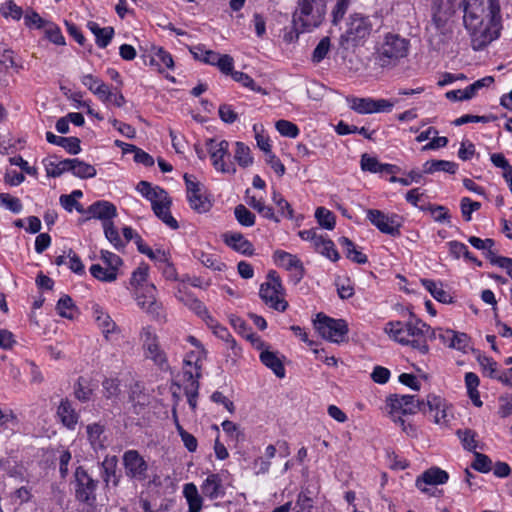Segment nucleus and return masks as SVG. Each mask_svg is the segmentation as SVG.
<instances>
[{"label": "nucleus", "mask_w": 512, "mask_h": 512, "mask_svg": "<svg viewBox=\"0 0 512 512\" xmlns=\"http://www.w3.org/2000/svg\"><path fill=\"white\" fill-rule=\"evenodd\" d=\"M69 172L79 178H92L96 175L94 166L77 158L70 159Z\"/></svg>", "instance_id": "58836bf2"}, {"label": "nucleus", "mask_w": 512, "mask_h": 512, "mask_svg": "<svg viewBox=\"0 0 512 512\" xmlns=\"http://www.w3.org/2000/svg\"><path fill=\"white\" fill-rule=\"evenodd\" d=\"M70 159L58 161L56 158L44 160L45 170L50 177H59L65 172H69Z\"/></svg>", "instance_id": "ea45409f"}, {"label": "nucleus", "mask_w": 512, "mask_h": 512, "mask_svg": "<svg viewBox=\"0 0 512 512\" xmlns=\"http://www.w3.org/2000/svg\"><path fill=\"white\" fill-rule=\"evenodd\" d=\"M118 459L116 456H106L100 464V476L106 486L119 485L120 476L117 474Z\"/></svg>", "instance_id": "5701e85b"}, {"label": "nucleus", "mask_w": 512, "mask_h": 512, "mask_svg": "<svg viewBox=\"0 0 512 512\" xmlns=\"http://www.w3.org/2000/svg\"><path fill=\"white\" fill-rule=\"evenodd\" d=\"M315 217L318 224L327 230H333L335 227V215L324 207H319L315 211Z\"/></svg>", "instance_id": "8fccbe9b"}, {"label": "nucleus", "mask_w": 512, "mask_h": 512, "mask_svg": "<svg viewBox=\"0 0 512 512\" xmlns=\"http://www.w3.org/2000/svg\"><path fill=\"white\" fill-rule=\"evenodd\" d=\"M56 310L61 317L67 319H73L76 312L72 299L67 295L58 300Z\"/></svg>", "instance_id": "603ef678"}, {"label": "nucleus", "mask_w": 512, "mask_h": 512, "mask_svg": "<svg viewBox=\"0 0 512 512\" xmlns=\"http://www.w3.org/2000/svg\"><path fill=\"white\" fill-rule=\"evenodd\" d=\"M149 57L150 65L154 66L159 72H162L165 69H172L174 67V61L171 54L162 47H152Z\"/></svg>", "instance_id": "c85d7f7f"}, {"label": "nucleus", "mask_w": 512, "mask_h": 512, "mask_svg": "<svg viewBox=\"0 0 512 512\" xmlns=\"http://www.w3.org/2000/svg\"><path fill=\"white\" fill-rule=\"evenodd\" d=\"M336 132L339 135H348L353 133H358L363 135L364 137L371 139V133L368 132V130L365 127H357L354 125H348L344 122H339L336 126Z\"/></svg>", "instance_id": "e2e57ef3"}, {"label": "nucleus", "mask_w": 512, "mask_h": 512, "mask_svg": "<svg viewBox=\"0 0 512 512\" xmlns=\"http://www.w3.org/2000/svg\"><path fill=\"white\" fill-rule=\"evenodd\" d=\"M0 205L15 214L20 213L23 209L20 199L7 193H0Z\"/></svg>", "instance_id": "4d7b16f0"}, {"label": "nucleus", "mask_w": 512, "mask_h": 512, "mask_svg": "<svg viewBox=\"0 0 512 512\" xmlns=\"http://www.w3.org/2000/svg\"><path fill=\"white\" fill-rule=\"evenodd\" d=\"M0 66L5 70L9 68H15L17 70L22 68L15 62L13 51L4 44H0Z\"/></svg>", "instance_id": "13d9d810"}, {"label": "nucleus", "mask_w": 512, "mask_h": 512, "mask_svg": "<svg viewBox=\"0 0 512 512\" xmlns=\"http://www.w3.org/2000/svg\"><path fill=\"white\" fill-rule=\"evenodd\" d=\"M361 169L370 173H394L396 166L380 163L377 158L363 154L360 161Z\"/></svg>", "instance_id": "473e14b6"}, {"label": "nucleus", "mask_w": 512, "mask_h": 512, "mask_svg": "<svg viewBox=\"0 0 512 512\" xmlns=\"http://www.w3.org/2000/svg\"><path fill=\"white\" fill-rule=\"evenodd\" d=\"M98 481L93 479L85 469L78 467L75 471L76 498L91 509L96 508V489Z\"/></svg>", "instance_id": "9b49d317"}, {"label": "nucleus", "mask_w": 512, "mask_h": 512, "mask_svg": "<svg viewBox=\"0 0 512 512\" xmlns=\"http://www.w3.org/2000/svg\"><path fill=\"white\" fill-rule=\"evenodd\" d=\"M183 494L188 503L189 512H200L203 499L194 483H187L183 487Z\"/></svg>", "instance_id": "72a5a7b5"}, {"label": "nucleus", "mask_w": 512, "mask_h": 512, "mask_svg": "<svg viewBox=\"0 0 512 512\" xmlns=\"http://www.w3.org/2000/svg\"><path fill=\"white\" fill-rule=\"evenodd\" d=\"M372 30L373 24L368 16L362 13H353L345 22V29L340 38L341 44L359 45L370 36Z\"/></svg>", "instance_id": "39448f33"}, {"label": "nucleus", "mask_w": 512, "mask_h": 512, "mask_svg": "<svg viewBox=\"0 0 512 512\" xmlns=\"http://www.w3.org/2000/svg\"><path fill=\"white\" fill-rule=\"evenodd\" d=\"M261 362L279 378L285 377V368L282 359L278 352L272 351L271 349L265 350L260 353Z\"/></svg>", "instance_id": "7c9ffc66"}, {"label": "nucleus", "mask_w": 512, "mask_h": 512, "mask_svg": "<svg viewBox=\"0 0 512 512\" xmlns=\"http://www.w3.org/2000/svg\"><path fill=\"white\" fill-rule=\"evenodd\" d=\"M139 336L144 357L153 361L157 366L164 367L167 364V357L160 347L155 330L150 326L143 327Z\"/></svg>", "instance_id": "ddd939ff"}, {"label": "nucleus", "mask_w": 512, "mask_h": 512, "mask_svg": "<svg viewBox=\"0 0 512 512\" xmlns=\"http://www.w3.org/2000/svg\"><path fill=\"white\" fill-rule=\"evenodd\" d=\"M457 436L462 442V445L465 449L469 451H473L477 447V443L475 440L476 434L472 430L466 429V430H458Z\"/></svg>", "instance_id": "338daca9"}, {"label": "nucleus", "mask_w": 512, "mask_h": 512, "mask_svg": "<svg viewBox=\"0 0 512 512\" xmlns=\"http://www.w3.org/2000/svg\"><path fill=\"white\" fill-rule=\"evenodd\" d=\"M206 322L209 325V327L213 330V333L218 338L229 342L230 347L234 350V353L237 354V351L240 350V348L237 346L235 340L231 337V334L229 333L228 329L219 324L212 317H208V320Z\"/></svg>", "instance_id": "79ce46f5"}, {"label": "nucleus", "mask_w": 512, "mask_h": 512, "mask_svg": "<svg viewBox=\"0 0 512 512\" xmlns=\"http://www.w3.org/2000/svg\"><path fill=\"white\" fill-rule=\"evenodd\" d=\"M87 27L94 34L96 43L100 48H105L114 35L112 27L101 28L96 22H88Z\"/></svg>", "instance_id": "f704fd0d"}, {"label": "nucleus", "mask_w": 512, "mask_h": 512, "mask_svg": "<svg viewBox=\"0 0 512 512\" xmlns=\"http://www.w3.org/2000/svg\"><path fill=\"white\" fill-rule=\"evenodd\" d=\"M102 264L97 263L90 266L91 275L102 282H114L118 278V272L122 265L121 258L107 250L100 251Z\"/></svg>", "instance_id": "1a4fd4ad"}, {"label": "nucleus", "mask_w": 512, "mask_h": 512, "mask_svg": "<svg viewBox=\"0 0 512 512\" xmlns=\"http://www.w3.org/2000/svg\"><path fill=\"white\" fill-rule=\"evenodd\" d=\"M340 246L343 248L345 255L348 259L358 264H365L368 259L365 254L358 250L355 244L347 237H340L338 239Z\"/></svg>", "instance_id": "c9c22d12"}, {"label": "nucleus", "mask_w": 512, "mask_h": 512, "mask_svg": "<svg viewBox=\"0 0 512 512\" xmlns=\"http://www.w3.org/2000/svg\"><path fill=\"white\" fill-rule=\"evenodd\" d=\"M136 303L144 312L159 318L162 315V304L157 300V289L154 284H146L134 291Z\"/></svg>", "instance_id": "2eb2a0df"}, {"label": "nucleus", "mask_w": 512, "mask_h": 512, "mask_svg": "<svg viewBox=\"0 0 512 512\" xmlns=\"http://www.w3.org/2000/svg\"><path fill=\"white\" fill-rule=\"evenodd\" d=\"M338 296L341 299H349L354 295V285L347 277H338L335 280Z\"/></svg>", "instance_id": "5fc2aeb1"}, {"label": "nucleus", "mask_w": 512, "mask_h": 512, "mask_svg": "<svg viewBox=\"0 0 512 512\" xmlns=\"http://www.w3.org/2000/svg\"><path fill=\"white\" fill-rule=\"evenodd\" d=\"M87 439L91 448L97 452L104 450L107 446L105 427L100 423H92L86 426Z\"/></svg>", "instance_id": "bb28decb"}, {"label": "nucleus", "mask_w": 512, "mask_h": 512, "mask_svg": "<svg viewBox=\"0 0 512 512\" xmlns=\"http://www.w3.org/2000/svg\"><path fill=\"white\" fill-rule=\"evenodd\" d=\"M274 262L277 266L286 270H295L300 279L303 276V265L297 256L283 250H277L273 254Z\"/></svg>", "instance_id": "a878e982"}, {"label": "nucleus", "mask_w": 512, "mask_h": 512, "mask_svg": "<svg viewBox=\"0 0 512 512\" xmlns=\"http://www.w3.org/2000/svg\"><path fill=\"white\" fill-rule=\"evenodd\" d=\"M205 147L214 169L222 174L235 175L237 168L233 162H226L229 156V142L219 138H208Z\"/></svg>", "instance_id": "423d86ee"}, {"label": "nucleus", "mask_w": 512, "mask_h": 512, "mask_svg": "<svg viewBox=\"0 0 512 512\" xmlns=\"http://www.w3.org/2000/svg\"><path fill=\"white\" fill-rule=\"evenodd\" d=\"M313 508V500L306 493L301 492L295 504L292 503V512H311Z\"/></svg>", "instance_id": "0e129e2a"}, {"label": "nucleus", "mask_w": 512, "mask_h": 512, "mask_svg": "<svg viewBox=\"0 0 512 512\" xmlns=\"http://www.w3.org/2000/svg\"><path fill=\"white\" fill-rule=\"evenodd\" d=\"M103 228L105 237L116 249H121L125 246L124 240L120 237L112 222H104Z\"/></svg>", "instance_id": "864d4df0"}, {"label": "nucleus", "mask_w": 512, "mask_h": 512, "mask_svg": "<svg viewBox=\"0 0 512 512\" xmlns=\"http://www.w3.org/2000/svg\"><path fill=\"white\" fill-rule=\"evenodd\" d=\"M202 494L211 499H218L225 495V489L222 483V478L219 474H209L201 484Z\"/></svg>", "instance_id": "b1692460"}, {"label": "nucleus", "mask_w": 512, "mask_h": 512, "mask_svg": "<svg viewBox=\"0 0 512 512\" xmlns=\"http://www.w3.org/2000/svg\"><path fill=\"white\" fill-rule=\"evenodd\" d=\"M463 25L473 50L479 51L500 36V0H462Z\"/></svg>", "instance_id": "f257e3e1"}, {"label": "nucleus", "mask_w": 512, "mask_h": 512, "mask_svg": "<svg viewBox=\"0 0 512 512\" xmlns=\"http://www.w3.org/2000/svg\"><path fill=\"white\" fill-rule=\"evenodd\" d=\"M191 53L194 56L195 59L205 63L214 66L216 63V59L219 55L218 52H215L213 50L206 49L202 45H197L191 48Z\"/></svg>", "instance_id": "a18cd8bd"}, {"label": "nucleus", "mask_w": 512, "mask_h": 512, "mask_svg": "<svg viewBox=\"0 0 512 512\" xmlns=\"http://www.w3.org/2000/svg\"><path fill=\"white\" fill-rule=\"evenodd\" d=\"M275 128L279 134L284 137L296 138L300 133L297 125L284 119L278 120L275 123Z\"/></svg>", "instance_id": "6e6d98bb"}, {"label": "nucleus", "mask_w": 512, "mask_h": 512, "mask_svg": "<svg viewBox=\"0 0 512 512\" xmlns=\"http://www.w3.org/2000/svg\"><path fill=\"white\" fill-rule=\"evenodd\" d=\"M259 294L265 304L274 310L284 312L288 307V303L284 299L285 290L279 276L274 271L268 274V279L261 285Z\"/></svg>", "instance_id": "0eeeda50"}, {"label": "nucleus", "mask_w": 512, "mask_h": 512, "mask_svg": "<svg viewBox=\"0 0 512 512\" xmlns=\"http://www.w3.org/2000/svg\"><path fill=\"white\" fill-rule=\"evenodd\" d=\"M448 473L438 467H433L426 470L416 479V487L422 491L427 492V485H441L448 481Z\"/></svg>", "instance_id": "412c9836"}, {"label": "nucleus", "mask_w": 512, "mask_h": 512, "mask_svg": "<svg viewBox=\"0 0 512 512\" xmlns=\"http://www.w3.org/2000/svg\"><path fill=\"white\" fill-rule=\"evenodd\" d=\"M468 242L476 249L481 250L484 252L485 257L487 258V255L489 252L494 251L495 242L491 238L481 239L476 236H470L468 238Z\"/></svg>", "instance_id": "680f3d73"}, {"label": "nucleus", "mask_w": 512, "mask_h": 512, "mask_svg": "<svg viewBox=\"0 0 512 512\" xmlns=\"http://www.w3.org/2000/svg\"><path fill=\"white\" fill-rule=\"evenodd\" d=\"M187 190V199L192 209L205 212L209 209V202L203 194V185L190 174L184 175Z\"/></svg>", "instance_id": "6ab92c4d"}, {"label": "nucleus", "mask_w": 512, "mask_h": 512, "mask_svg": "<svg viewBox=\"0 0 512 512\" xmlns=\"http://www.w3.org/2000/svg\"><path fill=\"white\" fill-rule=\"evenodd\" d=\"M148 276H149V267L146 264L139 265L138 268L133 271L131 279H130V284L134 288V291L138 290L139 287H144V286H146V284H148L147 283Z\"/></svg>", "instance_id": "de8ad7c7"}, {"label": "nucleus", "mask_w": 512, "mask_h": 512, "mask_svg": "<svg viewBox=\"0 0 512 512\" xmlns=\"http://www.w3.org/2000/svg\"><path fill=\"white\" fill-rule=\"evenodd\" d=\"M481 207V204L476 201H472L468 197H464L461 199V212L462 216L466 221L471 220V214L477 210H479Z\"/></svg>", "instance_id": "774afa93"}, {"label": "nucleus", "mask_w": 512, "mask_h": 512, "mask_svg": "<svg viewBox=\"0 0 512 512\" xmlns=\"http://www.w3.org/2000/svg\"><path fill=\"white\" fill-rule=\"evenodd\" d=\"M458 165L455 162L447 160H430L423 164V173L433 174L437 171H443L450 174L456 173Z\"/></svg>", "instance_id": "e433bc0d"}, {"label": "nucleus", "mask_w": 512, "mask_h": 512, "mask_svg": "<svg viewBox=\"0 0 512 512\" xmlns=\"http://www.w3.org/2000/svg\"><path fill=\"white\" fill-rule=\"evenodd\" d=\"M205 357L206 351L204 348L193 349L186 354L184 358V376L187 379L200 377V369Z\"/></svg>", "instance_id": "aec40b11"}, {"label": "nucleus", "mask_w": 512, "mask_h": 512, "mask_svg": "<svg viewBox=\"0 0 512 512\" xmlns=\"http://www.w3.org/2000/svg\"><path fill=\"white\" fill-rule=\"evenodd\" d=\"M198 259L205 267L213 271L222 272L227 268L226 264L215 254L200 252Z\"/></svg>", "instance_id": "49530a36"}, {"label": "nucleus", "mask_w": 512, "mask_h": 512, "mask_svg": "<svg viewBox=\"0 0 512 512\" xmlns=\"http://www.w3.org/2000/svg\"><path fill=\"white\" fill-rule=\"evenodd\" d=\"M422 285L437 301L442 303H448L451 301V296L442 288L440 284L429 279H423Z\"/></svg>", "instance_id": "c03bdc74"}, {"label": "nucleus", "mask_w": 512, "mask_h": 512, "mask_svg": "<svg viewBox=\"0 0 512 512\" xmlns=\"http://www.w3.org/2000/svg\"><path fill=\"white\" fill-rule=\"evenodd\" d=\"M233 163L242 169L250 168L254 164V157L248 145L237 141L234 144Z\"/></svg>", "instance_id": "c756f323"}, {"label": "nucleus", "mask_w": 512, "mask_h": 512, "mask_svg": "<svg viewBox=\"0 0 512 512\" xmlns=\"http://www.w3.org/2000/svg\"><path fill=\"white\" fill-rule=\"evenodd\" d=\"M348 106L359 114L373 113V98L348 97Z\"/></svg>", "instance_id": "37998d69"}, {"label": "nucleus", "mask_w": 512, "mask_h": 512, "mask_svg": "<svg viewBox=\"0 0 512 512\" xmlns=\"http://www.w3.org/2000/svg\"><path fill=\"white\" fill-rule=\"evenodd\" d=\"M57 416L67 429L74 430L76 428L79 415L68 400H61L57 408Z\"/></svg>", "instance_id": "cd10ccee"}, {"label": "nucleus", "mask_w": 512, "mask_h": 512, "mask_svg": "<svg viewBox=\"0 0 512 512\" xmlns=\"http://www.w3.org/2000/svg\"><path fill=\"white\" fill-rule=\"evenodd\" d=\"M93 317L98 329L101 331L104 339L109 343H116L121 338L122 330L112 319V317L101 306L92 307Z\"/></svg>", "instance_id": "4468645a"}, {"label": "nucleus", "mask_w": 512, "mask_h": 512, "mask_svg": "<svg viewBox=\"0 0 512 512\" xmlns=\"http://www.w3.org/2000/svg\"><path fill=\"white\" fill-rule=\"evenodd\" d=\"M456 0H434L432 6V24L445 39L452 32L451 18L455 13Z\"/></svg>", "instance_id": "9d476101"}, {"label": "nucleus", "mask_w": 512, "mask_h": 512, "mask_svg": "<svg viewBox=\"0 0 512 512\" xmlns=\"http://www.w3.org/2000/svg\"><path fill=\"white\" fill-rule=\"evenodd\" d=\"M88 213L93 218L101 219L104 222H111L110 220L116 216V208L107 201H98L88 208Z\"/></svg>", "instance_id": "2f4dec72"}, {"label": "nucleus", "mask_w": 512, "mask_h": 512, "mask_svg": "<svg viewBox=\"0 0 512 512\" xmlns=\"http://www.w3.org/2000/svg\"><path fill=\"white\" fill-rule=\"evenodd\" d=\"M384 332L401 345H410L425 354L429 348L427 340L436 339V331L422 320L411 318L406 323L390 321L385 324Z\"/></svg>", "instance_id": "f03ea898"}, {"label": "nucleus", "mask_w": 512, "mask_h": 512, "mask_svg": "<svg viewBox=\"0 0 512 512\" xmlns=\"http://www.w3.org/2000/svg\"><path fill=\"white\" fill-rule=\"evenodd\" d=\"M222 237L224 243L234 251L247 256L254 254L252 243L242 233L226 232Z\"/></svg>", "instance_id": "4be33fe9"}, {"label": "nucleus", "mask_w": 512, "mask_h": 512, "mask_svg": "<svg viewBox=\"0 0 512 512\" xmlns=\"http://www.w3.org/2000/svg\"><path fill=\"white\" fill-rule=\"evenodd\" d=\"M122 464L125 475L132 481L145 482L149 478V464L139 451L131 449L124 452Z\"/></svg>", "instance_id": "f8f14e48"}, {"label": "nucleus", "mask_w": 512, "mask_h": 512, "mask_svg": "<svg viewBox=\"0 0 512 512\" xmlns=\"http://www.w3.org/2000/svg\"><path fill=\"white\" fill-rule=\"evenodd\" d=\"M272 200L274 204L278 207L279 213L282 216L292 218L293 210L290 207V204L286 201V199L277 191H273Z\"/></svg>", "instance_id": "69168bd1"}, {"label": "nucleus", "mask_w": 512, "mask_h": 512, "mask_svg": "<svg viewBox=\"0 0 512 512\" xmlns=\"http://www.w3.org/2000/svg\"><path fill=\"white\" fill-rule=\"evenodd\" d=\"M234 215L238 223L245 227H251L255 224V215L243 204H239L234 209Z\"/></svg>", "instance_id": "3c124183"}, {"label": "nucleus", "mask_w": 512, "mask_h": 512, "mask_svg": "<svg viewBox=\"0 0 512 512\" xmlns=\"http://www.w3.org/2000/svg\"><path fill=\"white\" fill-rule=\"evenodd\" d=\"M367 219L374 225L380 232L391 236L400 233V217L396 214H386L378 209L366 210Z\"/></svg>", "instance_id": "dca6fc26"}, {"label": "nucleus", "mask_w": 512, "mask_h": 512, "mask_svg": "<svg viewBox=\"0 0 512 512\" xmlns=\"http://www.w3.org/2000/svg\"><path fill=\"white\" fill-rule=\"evenodd\" d=\"M389 413L398 418L399 414L411 415L421 410V403L414 395H391L386 400Z\"/></svg>", "instance_id": "f3484780"}, {"label": "nucleus", "mask_w": 512, "mask_h": 512, "mask_svg": "<svg viewBox=\"0 0 512 512\" xmlns=\"http://www.w3.org/2000/svg\"><path fill=\"white\" fill-rule=\"evenodd\" d=\"M137 191L151 202L152 208L157 204L166 201L169 196L167 192L159 186H152L147 181H140L136 187Z\"/></svg>", "instance_id": "393cba45"}, {"label": "nucleus", "mask_w": 512, "mask_h": 512, "mask_svg": "<svg viewBox=\"0 0 512 512\" xmlns=\"http://www.w3.org/2000/svg\"><path fill=\"white\" fill-rule=\"evenodd\" d=\"M173 418L175 421L177 432L179 433L184 446L187 448L189 452H195L198 446L197 439L192 434L185 431L184 428L179 424L178 417L175 411H173Z\"/></svg>", "instance_id": "09e8293b"}, {"label": "nucleus", "mask_w": 512, "mask_h": 512, "mask_svg": "<svg viewBox=\"0 0 512 512\" xmlns=\"http://www.w3.org/2000/svg\"><path fill=\"white\" fill-rule=\"evenodd\" d=\"M0 13L5 18H11L13 20H20L23 16L21 7L16 5L13 1H6L0 4Z\"/></svg>", "instance_id": "bf43d9fd"}, {"label": "nucleus", "mask_w": 512, "mask_h": 512, "mask_svg": "<svg viewBox=\"0 0 512 512\" xmlns=\"http://www.w3.org/2000/svg\"><path fill=\"white\" fill-rule=\"evenodd\" d=\"M409 42L397 35L387 34L376 51V61L381 67L395 65L408 54Z\"/></svg>", "instance_id": "20e7f679"}, {"label": "nucleus", "mask_w": 512, "mask_h": 512, "mask_svg": "<svg viewBox=\"0 0 512 512\" xmlns=\"http://www.w3.org/2000/svg\"><path fill=\"white\" fill-rule=\"evenodd\" d=\"M170 204L171 201L170 198H168L166 201L162 202L161 204H157L152 209L156 216L160 218L167 226L172 229H176L178 228V223L170 213Z\"/></svg>", "instance_id": "a19ab883"}, {"label": "nucleus", "mask_w": 512, "mask_h": 512, "mask_svg": "<svg viewBox=\"0 0 512 512\" xmlns=\"http://www.w3.org/2000/svg\"><path fill=\"white\" fill-rule=\"evenodd\" d=\"M318 333L333 343L344 342L348 334V324L343 319H333L319 313L314 321Z\"/></svg>", "instance_id": "6e6552de"}, {"label": "nucleus", "mask_w": 512, "mask_h": 512, "mask_svg": "<svg viewBox=\"0 0 512 512\" xmlns=\"http://www.w3.org/2000/svg\"><path fill=\"white\" fill-rule=\"evenodd\" d=\"M484 375L499 380L501 374L497 369V363L490 357L482 356L478 359Z\"/></svg>", "instance_id": "052dcab7"}, {"label": "nucleus", "mask_w": 512, "mask_h": 512, "mask_svg": "<svg viewBox=\"0 0 512 512\" xmlns=\"http://www.w3.org/2000/svg\"><path fill=\"white\" fill-rule=\"evenodd\" d=\"M315 251L327 259L336 262L340 259V255L335 247L334 242L328 237L322 236L316 243Z\"/></svg>", "instance_id": "4c0bfd02"}, {"label": "nucleus", "mask_w": 512, "mask_h": 512, "mask_svg": "<svg viewBox=\"0 0 512 512\" xmlns=\"http://www.w3.org/2000/svg\"><path fill=\"white\" fill-rule=\"evenodd\" d=\"M326 15L325 0H299L293 14V24L297 31L308 32L321 25Z\"/></svg>", "instance_id": "7ed1b4c3"}, {"label": "nucleus", "mask_w": 512, "mask_h": 512, "mask_svg": "<svg viewBox=\"0 0 512 512\" xmlns=\"http://www.w3.org/2000/svg\"><path fill=\"white\" fill-rule=\"evenodd\" d=\"M426 406L435 424L447 427L453 418L452 406L444 398L430 394L427 396Z\"/></svg>", "instance_id": "a211bd4d"}]
</instances>
